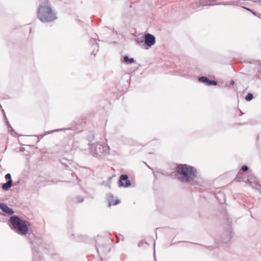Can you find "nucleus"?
<instances>
[{
    "mask_svg": "<svg viewBox=\"0 0 261 261\" xmlns=\"http://www.w3.org/2000/svg\"><path fill=\"white\" fill-rule=\"evenodd\" d=\"M12 186V181L10 180H8L6 183L4 184L2 188L5 190H7L9 188H10Z\"/></svg>",
    "mask_w": 261,
    "mask_h": 261,
    "instance_id": "10",
    "label": "nucleus"
},
{
    "mask_svg": "<svg viewBox=\"0 0 261 261\" xmlns=\"http://www.w3.org/2000/svg\"><path fill=\"white\" fill-rule=\"evenodd\" d=\"M217 84V82L215 81H211L210 80L209 83L208 84V86L210 85H216Z\"/></svg>",
    "mask_w": 261,
    "mask_h": 261,
    "instance_id": "17",
    "label": "nucleus"
},
{
    "mask_svg": "<svg viewBox=\"0 0 261 261\" xmlns=\"http://www.w3.org/2000/svg\"><path fill=\"white\" fill-rule=\"evenodd\" d=\"M10 226L17 233L24 236L28 233L30 225L28 221L13 216L10 218Z\"/></svg>",
    "mask_w": 261,
    "mask_h": 261,
    "instance_id": "3",
    "label": "nucleus"
},
{
    "mask_svg": "<svg viewBox=\"0 0 261 261\" xmlns=\"http://www.w3.org/2000/svg\"><path fill=\"white\" fill-rule=\"evenodd\" d=\"M241 173H239L236 177V180L237 181H244L245 182L248 183L252 188L255 187V186L259 182L257 178L253 174L249 175L247 179H241L240 178Z\"/></svg>",
    "mask_w": 261,
    "mask_h": 261,
    "instance_id": "5",
    "label": "nucleus"
},
{
    "mask_svg": "<svg viewBox=\"0 0 261 261\" xmlns=\"http://www.w3.org/2000/svg\"><path fill=\"white\" fill-rule=\"evenodd\" d=\"M90 147L91 154L97 157L107 155L110 150V147L107 144L93 143Z\"/></svg>",
    "mask_w": 261,
    "mask_h": 261,
    "instance_id": "4",
    "label": "nucleus"
},
{
    "mask_svg": "<svg viewBox=\"0 0 261 261\" xmlns=\"http://www.w3.org/2000/svg\"><path fill=\"white\" fill-rule=\"evenodd\" d=\"M0 208L5 213L12 215L14 213L13 210L9 208L6 204L0 203Z\"/></svg>",
    "mask_w": 261,
    "mask_h": 261,
    "instance_id": "8",
    "label": "nucleus"
},
{
    "mask_svg": "<svg viewBox=\"0 0 261 261\" xmlns=\"http://www.w3.org/2000/svg\"><path fill=\"white\" fill-rule=\"evenodd\" d=\"M176 176L183 182H190L197 176L195 168L186 164L179 165L176 169Z\"/></svg>",
    "mask_w": 261,
    "mask_h": 261,
    "instance_id": "2",
    "label": "nucleus"
},
{
    "mask_svg": "<svg viewBox=\"0 0 261 261\" xmlns=\"http://www.w3.org/2000/svg\"><path fill=\"white\" fill-rule=\"evenodd\" d=\"M84 200V199L82 197H80L78 198V201L79 202H82Z\"/></svg>",
    "mask_w": 261,
    "mask_h": 261,
    "instance_id": "21",
    "label": "nucleus"
},
{
    "mask_svg": "<svg viewBox=\"0 0 261 261\" xmlns=\"http://www.w3.org/2000/svg\"><path fill=\"white\" fill-rule=\"evenodd\" d=\"M248 169V167L247 166H243L242 167V170L244 172H245L246 171H247Z\"/></svg>",
    "mask_w": 261,
    "mask_h": 261,
    "instance_id": "18",
    "label": "nucleus"
},
{
    "mask_svg": "<svg viewBox=\"0 0 261 261\" xmlns=\"http://www.w3.org/2000/svg\"><path fill=\"white\" fill-rule=\"evenodd\" d=\"M5 177L6 179L8 180H10V181H12L11 176V174L10 173L7 174L5 175Z\"/></svg>",
    "mask_w": 261,
    "mask_h": 261,
    "instance_id": "16",
    "label": "nucleus"
},
{
    "mask_svg": "<svg viewBox=\"0 0 261 261\" xmlns=\"http://www.w3.org/2000/svg\"><path fill=\"white\" fill-rule=\"evenodd\" d=\"M255 189L257 190L260 193H261V184L260 182L258 183L255 187H253Z\"/></svg>",
    "mask_w": 261,
    "mask_h": 261,
    "instance_id": "14",
    "label": "nucleus"
},
{
    "mask_svg": "<svg viewBox=\"0 0 261 261\" xmlns=\"http://www.w3.org/2000/svg\"><path fill=\"white\" fill-rule=\"evenodd\" d=\"M243 8H244V9H246V10H248V11H249L250 12H251L252 11V10H251V9H250L249 8H247L244 7H243Z\"/></svg>",
    "mask_w": 261,
    "mask_h": 261,
    "instance_id": "22",
    "label": "nucleus"
},
{
    "mask_svg": "<svg viewBox=\"0 0 261 261\" xmlns=\"http://www.w3.org/2000/svg\"><path fill=\"white\" fill-rule=\"evenodd\" d=\"M216 0H207L206 1V4L208 5H211V2H215Z\"/></svg>",
    "mask_w": 261,
    "mask_h": 261,
    "instance_id": "19",
    "label": "nucleus"
},
{
    "mask_svg": "<svg viewBox=\"0 0 261 261\" xmlns=\"http://www.w3.org/2000/svg\"><path fill=\"white\" fill-rule=\"evenodd\" d=\"M235 4V2H223L221 3L222 5H234Z\"/></svg>",
    "mask_w": 261,
    "mask_h": 261,
    "instance_id": "15",
    "label": "nucleus"
},
{
    "mask_svg": "<svg viewBox=\"0 0 261 261\" xmlns=\"http://www.w3.org/2000/svg\"><path fill=\"white\" fill-rule=\"evenodd\" d=\"M234 81H231L230 82V84L231 85H233L234 84Z\"/></svg>",
    "mask_w": 261,
    "mask_h": 261,
    "instance_id": "23",
    "label": "nucleus"
},
{
    "mask_svg": "<svg viewBox=\"0 0 261 261\" xmlns=\"http://www.w3.org/2000/svg\"><path fill=\"white\" fill-rule=\"evenodd\" d=\"M120 202V201L119 200H116L115 201L113 200H110L109 201V205L111 206V205H116L118 203Z\"/></svg>",
    "mask_w": 261,
    "mask_h": 261,
    "instance_id": "13",
    "label": "nucleus"
},
{
    "mask_svg": "<svg viewBox=\"0 0 261 261\" xmlns=\"http://www.w3.org/2000/svg\"><path fill=\"white\" fill-rule=\"evenodd\" d=\"M253 98V95L251 93H248L245 96V99L247 101H250Z\"/></svg>",
    "mask_w": 261,
    "mask_h": 261,
    "instance_id": "12",
    "label": "nucleus"
},
{
    "mask_svg": "<svg viewBox=\"0 0 261 261\" xmlns=\"http://www.w3.org/2000/svg\"><path fill=\"white\" fill-rule=\"evenodd\" d=\"M38 18L43 22H48L57 19V14L48 1L42 2L38 9Z\"/></svg>",
    "mask_w": 261,
    "mask_h": 261,
    "instance_id": "1",
    "label": "nucleus"
},
{
    "mask_svg": "<svg viewBox=\"0 0 261 261\" xmlns=\"http://www.w3.org/2000/svg\"><path fill=\"white\" fill-rule=\"evenodd\" d=\"M251 12L252 13V14H254V15L255 14V12H253V11H251Z\"/></svg>",
    "mask_w": 261,
    "mask_h": 261,
    "instance_id": "25",
    "label": "nucleus"
},
{
    "mask_svg": "<svg viewBox=\"0 0 261 261\" xmlns=\"http://www.w3.org/2000/svg\"><path fill=\"white\" fill-rule=\"evenodd\" d=\"M124 61L125 63L131 64L134 62V59L133 58H129L128 56H125L123 58Z\"/></svg>",
    "mask_w": 261,
    "mask_h": 261,
    "instance_id": "9",
    "label": "nucleus"
},
{
    "mask_svg": "<svg viewBox=\"0 0 261 261\" xmlns=\"http://www.w3.org/2000/svg\"><path fill=\"white\" fill-rule=\"evenodd\" d=\"M119 186L128 187L130 186V182L128 179V176L127 175H122L120 177Z\"/></svg>",
    "mask_w": 261,
    "mask_h": 261,
    "instance_id": "7",
    "label": "nucleus"
},
{
    "mask_svg": "<svg viewBox=\"0 0 261 261\" xmlns=\"http://www.w3.org/2000/svg\"><path fill=\"white\" fill-rule=\"evenodd\" d=\"M258 3L261 5V0L258 2Z\"/></svg>",
    "mask_w": 261,
    "mask_h": 261,
    "instance_id": "26",
    "label": "nucleus"
},
{
    "mask_svg": "<svg viewBox=\"0 0 261 261\" xmlns=\"http://www.w3.org/2000/svg\"><path fill=\"white\" fill-rule=\"evenodd\" d=\"M145 43L148 47H151L155 43V38L152 35L147 33L145 35Z\"/></svg>",
    "mask_w": 261,
    "mask_h": 261,
    "instance_id": "6",
    "label": "nucleus"
},
{
    "mask_svg": "<svg viewBox=\"0 0 261 261\" xmlns=\"http://www.w3.org/2000/svg\"><path fill=\"white\" fill-rule=\"evenodd\" d=\"M94 46H95V47L97 48V45L96 43L94 44Z\"/></svg>",
    "mask_w": 261,
    "mask_h": 261,
    "instance_id": "24",
    "label": "nucleus"
},
{
    "mask_svg": "<svg viewBox=\"0 0 261 261\" xmlns=\"http://www.w3.org/2000/svg\"><path fill=\"white\" fill-rule=\"evenodd\" d=\"M97 251L99 252V249L97 248Z\"/></svg>",
    "mask_w": 261,
    "mask_h": 261,
    "instance_id": "27",
    "label": "nucleus"
},
{
    "mask_svg": "<svg viewBox=\"0 0 261 261\" xmlns=\"http://www.w3.org/2000/svg\"><path fill=\"white\" fill-rule=\"evenodd\" d=\"M199 81L204 83L206 85H208L210 80L205 76H201L199 78Z\"/></svg>",
    "mask_w": 261,
    "mask_h": 261,
    "instance_id": "11",
    "label": "nucleus"
},
{
    "mask_svg": "<svg viewBox=\"0 0 261 261\" xmlns=\"http://www.w3.org/2000/svg\"><path fill=\"white\" fill-rule=\"evenodd\" d=\"M59 130V129L53 130H51V132H48L45 133V135L49 134L50 133H53V132H58Z\"/></svg>",
    "mask_w": 261,
    "mask_h": 261,
    "instance_id": "20",
    "label": "nucleus"
}]
</instances>
